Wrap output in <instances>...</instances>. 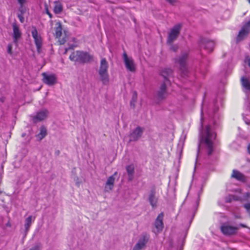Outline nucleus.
Masks as SVG:
<instances>
[{"label": "nucleus", "mask_w": 250, "mask_h": 250, "mask_svg": "<svg viewBox=\"0 0 250 250\" xmlns=\"http://www.w3.org/2000/svg\"><path fill=\"white\" fill-rule=\"evenodd\" d=\"M169 84L166 82H163L156 92L155 97L158 100H162L167 96L168 93L167 90V85Z\"/></svg>", "instance_id": "9b49d317"}, {"label": "nucleus", "mask_w": 250, "mask_h": 250, "mask_svg": "<svg viewBox=\"0 0 250 250\" xmlns=\"http://www.w3.org/2000/svg\"><path fill=\"white\" fill-rule=\"evenodd\" d=\"M164 214L163 213H160L155 220L154 225L155 229L153 232L155 234L160 233L163 229L164 225L163 222Z\"/></svg>", "instance_id": "ddd939ff"}, {"label": "nucleus", "mask_w": 250, "mask_h": 250, "mask_svg": "<svg viewBox=\"0 0 250 250\" xmlns=\"http://www.w3.org/2000/svg\"><path fill=\"white\" fill-rule=\"evenodd\" d=\"M40 247L39 245H37L33 247V248H31L29 250H40Z\"/></svg>", "instance_id": "ea45409f"}, {"label": "nucleus", "mask_w": 250, "mask_h": 250, "mask_svg": "<svg viewBox=\"0 0 250 250\" xmlns=\"http://www.w3.org/2000/svg\"><path fill=\"white\" fill-rule=\"evenodd\" d=\"M35 217H33V221H34V220H35Z\"/></svg>", "instance_id": "13d9d810"}, {"label": "nucleus", "mask_w": 250, "mask_h": 250, "mask_svg": "<svg viewBox=\"0 0 250 250\" xmlns=\"http://www.w3.org/2000/svg\"><path fill=\"white\" fill-rule=\"evenodd\" d=\"M0 102H3V101H4L3 99V98H0Z\"/></svg>", "instance_id": "de8ad7c7"}, {"label": "nucleus", "mask_w": 250, "mask_h": 250, "mask_svg": "<svg viewBox=\"0 0 250 250\" xmlns=\"http://www.w3.org/2000/svg\"><path fill=\"white\" fill-rule=\"evenodd\" d=\"M216 101L209 104L204 100L201 108V129L200 131V144L198 145L197 156L196 159L194 169H198L200 164L198 160L199 150L201 147H205L208 156H210L213 152V142L216 134L211 126L214 124L213 115L218 110Z\"/></svg>", "instance_id": "f257e3e1"}, {"label": "nucleus", "mask_w": 250, "mask_h": 250, "mask_svg": "<svg viewBox=\"0 0 250 250\" xmlns=\"http://www.w3.org/2000/svg\"><path fill=\"white\" fill-rule=\"evenodd\" d=\"M66 42V40L64 38H62L61 39L59 40V42L60 44H63Z\"/></svg>", "instance_id": "58836bf2"}, {"label": "nucleus", "mask_w": 250, "mask_h": 250, "mask_svg": "<svg viewBox=\"0 0 250 250\" xmlns=\"http://www.w3.org/2000/svg\"><path fill=\"white\" fill-rule=\"evenodd\" d=\"M18 17L21 23H23L24 21V18L22 14H18Z\"/></svg>", "instance_id": "c9c22d12"}, {"label": "nucleus", "mask_w": 250, "mask_h": 250, "mask_svg": "<svg viewBox=\"0 0 250 250\" xmlns=\"http://www.w3.org/2000/svg\"><path fill=\"white\" fill-rule=\"evenodd\" d=\"M58 26L55 28V36L56 38H60L62 34V27L61 23H57Z\"/></svg>", "instance_id": "cd10ccee"}, {"label": "nucleus", "mask_w": 250, "mask_h": 250, "mask_svg": "<svg viewBox=\"0 0 250 250\" xmlns=\"http://www.w3.org/2000/svg\"><path fill=\"white\" fill-rule=\"evenodd\" d=\"M108 64L105 58H102L100 62V65L98 71L100 79L103 84L106 85L109 83L108 74Z\"/></svg>", "instance_id": "20e7f679"}, {"label": "nucleus", "mask_w": 250, "mask_h": 250, "mask_svg": "<svg viewBox=\"0 0 250 250\" xmlns=\"http://www.w3.org/2000/svg\"><path fill=\"white\" fill-rule=\"evenodd\" d=\"M249 103L248 102V108H249Z\"/></svg>", "instance_id": "864d4df0"}, {"label": "nucleus", "mask_w": 250, "mask_h": 250, "mask_svg": "<svg viewBox=\"0 0 250 250\" xmlns=\"http://www.w3.org/2000/svg\"><path fill=\"white\" fill-rule=\"evenodd\" d=\"M32 221V216H29L27 218L25 219L24 227H25V229L26 231H27L29 230V228L31 225Z\"/></svg>", "instance_id": "c85d7f7f"}, {"label": "nucleus", "mask_w": 250, "mask_h": 250, "mask_svg": "<svg viewBox=\"0 0 250 250\" xmlns=\"http://www.w3.org/2000/svg\"><path fill=\"white\" fill-rule=\"evenodd\" d=\"M239 226H240L241 227H243V228H246V225H244V224H240L239 225Z\"/></svg>", "instance_id": "49530a36"}, {"label": "nucleus", "mask_w": 250, "mask_h": 250, "mask_svg": "<svg viewBox=\"0 0 250 250\" xmlns=\"http://www.w3.org/2000/svg\"><path fill=\"white\" fill-rule=\"evenodd\" d=\"M174 61L181 75L183 77H186L188 75V53H182L174 58Z\"/></svg>", "instance_id": "7ed1b4c3"}, {"label": "nucleus", "mask_w": 250, "mask_h": 250, "mask_svg": "<svg viewBox=\"0 0 250 250\" xmlns=\"http://www.w3.org/2000/svg\"><path fill=\"white\" fill-rule=\"evenodd\" d=\"M250 33V20L246 21L242 27L236 37V41L238 42L245 39Z\"/></svg>", "instance_id": "0eeeda50"}, {"label": "nucleus", "mask_w": 250, "mask_h": 250, "mask_svg": "<svg viewBox=\"0 0 250 250\" xmlns=\"http://www.w3.org/2000/svg\"><path fill=\"white\" fill-rule=\"evenodd\" d=\"M69 59L76 63L84 64L93 61V56L88 52L83 51H73L69 57Z\"/></svg>", "instance_id": "f03ea898"}, {"label": "nucleus", "mask_w": 250, "mask_h": 250, "mask_svg": "<svg viewBox=\"0 0 250 250\" xmlns=\"http://www.w3.org/2000/svg\"><path fill=\"white\" fill-rule=\"evenodd\" d=\"M148 201L152 208H156L157 207L158 198L156 196V191L154 189L150 190L148 198Z\"/></svg>", "instance_id": "a211bd4d"}, {"label": "nucleus", "mask_w": 250, "mask_h": 250, "mask_svg": "<svg viewBox=\"0 0 250 250\" xmlns=\"http://www.w3.org/2000/svg\"><path fill=\"white\" fill-rule=\"evenodd\" d=\"M25 133H23L22 134V137H24L25 136Z\"/></svg>", "instance_id": "603ef678"}, {"label": "nucleus", "mask_w": 250, "mask_h": 250, "mask_svg": "<svg viewBox=\"0 0 250 250\" xmlns=\"http://www.w3.org/2000/svg\"><path fill=\"white\" fill-rule=\"evenodd\" d=\"M31 34L37 47V51L38 53H40L41 52L42 40L41 35L38 34L35 26H33L32 27Z\"/></svg>", "instance_id": "1a4fd4ad"}, {"label": "nucleus", "mask_w": 250, "mask_h": 250, "mask_svg": "<svg viewBox=\"0 0 250 250\" xmlns=\"http://www.w3.org/2000/svg\"><path fill=\"white\" fill-rule=\"evenodd\" d=\"M173 73V70L169 68H165L161 71V75L163 77L164 80L163 82H166L170 83V81L168 80V77H170Z\"/></svg>", "instance_id": "412c9836"}, {"label": "nucleus", "mask_w": 250, "mask_h": 250, "mask_svg": "<svg viewBox=\"0 0 250 250\" xmlns=\"http://www.w3.org/2000/svg\"><path fill=\"white\" fill-rule=\"evenodd\" d=\"M12 46L11 44H9L7 45V53L10 55L12 54Z\"/></svg>", "instance_id": "72a5a7b5"}, {"label": "nucleus", "mask_w": 250, "mask_h": 250, "mask_svg": "<svg viewBox=\"0 0 250 250\" xmlns=\"http://www.w3.org/2000/svg\"><path fill=\"white\" fill-rule=\"evenodd\" d=\"M48 113L49 112L46 109L41 110L38 112L36 115L33 116L32 121L34 123L42 121L47 118Z\"/></svg>", "instance_id": "4468645a"}, {"label": "nucleus", "mask_w": 250, "mask_h": 250, "mask_svg": "<svg viewBox=\"0 0 250 250\" xmlns=\"http://www.w3.org/2000/svg\"><path fill=\"white\" fill-rule=\"evenodd\" d=\"M18 2L19 3L20 5H24L26 2V0H17Z\"/></svg>", "instance_id": "79ce46f5"}, {"label": "nucleus", "mask_w": 250, "mask_h": 250, "mask_svg": "<svg viewBox=\"0 0 250 250\" xmlns=\"http://www.w3.org/2000/svg\"><path fill=\"white\" fill-rule=\"evenodd\" d=\"M245 61L248 62L249 66L250 67V56H247L246 57Z\"/></svg>", "instance_id": "a19ab883"}, {"label": "nucleus", "mask_w": 250, "mask_h": 250, "mask_svg": "<svg viewBox=\"0 0 250 250\" xmlns=\"http://www.w3.org/2000/svg\"><path fill=\"white\" fill-rule=\"evenodd\" d=\"M123 57L126 69L129 71L134 72L135 71V65L133 59L131 57H128L125 52L123 53Z\"/></svg>", "instance_id": "f8f14e48"}, {"label": "nucleus", "mask_w": 250, "mask_h": 250, "mask_svg": "<svg viewBox=\"0 0 250 250\" xmlns=\"http://www.w3.org/2000/svg\"><path fill=\"white\" fill-rule=\"evenodd\" d=\"M250 197V192H246L244 194L243 196L242 197H238L236 195H230L229 196V199H227V201L228 202H230L231 200H240L242 199L247 200Z\"/></svg>", "instance_id": "b1692460"}, {"label": "nucleus", "mask_w": 250, "mask_h": 250, "mask_svg": "<svg viewBox=\"0 0 250 250\" xmlns=\"http://www.w3.org/2000/svg\"><path fill=\"white\" fill-rule=\"evenodd\" d=\"M248 1L249 2V3L250 4V0H248Z\"/></svg>", "instance_id": "6e6d98bb"}, {"label": "nucleus", "mask_w": 250, "mask_h": 250, "mask_svg": "<svg viewBox=\"0 0 250 250\" xmlns=\"http://www.w3.org/2000/svg\"><path fill=\"white\" fill-rule=\"evenodd\" d=\"M248 152L250 154V144L248 146Z\"/></svg>", "instance_id": "c03bdc74"}, {"label": "nucleus", "mask_w": 250, "mask_h": 250, "mask_svg": "<svg viewBox=\"0 0 250 250\" xmlns=\"http://www.w3.org/2000/svg\"><path fill=\"white\" fill-rule=\"evenodd\" d=\"M184 239H186V235L184 236Z\"/></svg>", "instance_id": "bf43d9fd"}, {"label": "nucleus", "mask_w": 250, "mask_h": 250, "mask_svg": "<svg viewBox=\"0 0 250 250\" xmlns=\"http://www.w3.org/2000/svg\"><path fill=\"white\" fill-rule=\"evenodd\" d=\"M192 102L193 103H194V99L192 100Z\"/></svg>", "instance_id": "5fc2aeb1"}, {"label": "nucleus", "mask_w": 250, "mask_h": 250, "mask_svg": "<svg viewBox=\"0 0 250 250\" xmlns=\"http://www.w3.org/2000/svg\"><path fill=\"white\" fill-rule=\"evenodd\" d=\"M115 178L113 175L110 176L107 180L105 183L104 190L105 191L108 192L111 190L113 188Z\"/></svg>", "instance_id": "5701e85b"}, {"label": "nucleus", "mask_w": 250, "mask_h": 250, "mask_svg": "<svg viewBox=\"0 0 250 250\" xmlns=\"http://www.w3.org/2000/svg\"><path fill=\"white\" fill-rule=\"evenodd\" d=\"M6 226L10 227V225L9 224V222L7 223Z\"/></svg>", "instance_id": "8fccbe9b"}, {"label": "nucleus", "mask_w": 250, "mask_h": 250, "mask_svg": "<svg viewBox=\"0 0 250 250\" xmlns=\"http://www.w3.org/2000/svg\"><path fill=\"white\" fill-rule=\"evenodd\" d=\"M238 229L239 227L231 226L228 223H223L220 227L222 233L226 236L236 235Z\"/></svg>", "instance_id": "423d86ee"}, {"label": "nucleus", "mask_w": 250, "mask_h": 250, "mask_svg": "<svg viewBox=\"0 0 250 250\" xmlns=\"http://www.w3.org/2000/svg\"><path fill=\"white\" fill-rule=\"evenodd\" d=\"M194 214H195V213H194V214H193L192 218L194 217Z\"/></svg>", "instance_id": "4d7b16f0"}, {"label": "nucleus", "mask_w": 250, "mask_h": 250, "mask_svg": "<svg viewBox=\"0 0 250 250\" xmlns=\"http://www.w3.org/2000/svg\"><path fill=\"white\" fill-rule=\"evenodd\" d=\"M55 154L56 155L58 156L60 154V151L59 150H57L55 152Z\"/></svg>", "instance_id": "37998d69"}, {"label": "nucleus", "mask_w": 250, "mask_h": 250, "mask_svg": "<svg viewBox=\"0 0 250 250\" xmlns=\"http://www.w3.org/2000/svg\"><path fill=\"white\" fill-rule=\"evenodd\" d=\"M171 5H175L177 2V0H165Z\"/></svg>", "instance_id": "473e14b6"}, {"label": "nucleus", "mask_w": 250, "mask_h": 250, "mask_svg": "<svg viewBox=\"0 0 250 250\" xmlns=\"http://www.w3.org/2000/svg\"><path fill=\"white\" fill-rule=\"evenodd\" d=\"M170 46V49L173 51L176 52L178 49V46L177 44H172V43L170 44H168Z\"/></svg>", "instance_id": "7c9ffc66"}, {"label": "nucleus", "mask_w": 250, "mask_h": 250, "mask_svg": "<svg viewBox=\"0 0 250 250\" xmlns=\"http://www.w3.org/2000/svg\"><path fill=\"white\" fill-rule=\"evenodd\" d=\"M237 191H238L239 193H241V189H239H239H238L237 190Z\"/></svg>", "instance_id": "09e8293b"}, {"label": "nucleus", "mask_w": 250, "mask_h": 250, "mask_svg": "<svg viewBox=\"0 0 250 250\" xmlns=\"http://www.w3.org/2000/svg\"><path fill=\"white\" fill-rule=\"evenodd\" d=\"M194 185H195V187L196 188V190L197 192V194H196L197 200L196 201V207L197 208L198 206V205L199 195L202 190V185L200 183H196L194 181H192L191 182V189L193 188Z\"/></svg>", "instance_id": "4be33fe9"}, {"label": "nucleus", "mask_w": 250, "mask_h": 250, "mask_svg": "<svg viewBox=\"0 0 250 250\" xmlns=\"http://www.w3.org/2000/svg\"><path fill=\"white\" fill-rule=\"evenodd\" d=\"M241 83L244 91L246 94L250 93V79L248 78L242 77L241 78Z\"/></svg>", "instance_id": "aec40b11"}, {"label": "nucleus", "mask_w": 250, "mask_h": 250, "mask_svg": "<svg viewBox=\"0 0 250 250\" xmlns=\"http://www.w3.org/2000/svg\"><path fill=\"white\" fill-rule=\"evenodd\" d=\"M55 6L53 9V11L56 14H60L63 10L62 5L61 3L58 1L54 2Z\"/></svg>", "instance_id": "393cba45"}, {"label": "nucleus", "mask_w": 250, "mask_h": 250, "mask_svg": "<svg viewBox=\"0 0 250 250\" xmlns=\"http://www.w3.org/2000/svg\"><path fill=\"white\" fill-rule=\"evenodd\" d=\"M47 135V130L44 126H42L40 129V133L37 135V137L39 140H42Z\"/></svg>", "instance_id": "bb28decb"}, {"label": "nucleus", "mask_w": 250, "mask_h": 250, "mask_svg": "<svg viewBox=\"0 0 250 250\" xmlns=\"http://www.w3.org/2000/svg\"><path fill=\"white\" fill-rule=\"evenodd\" d=\"M19 11L20 12V13L19 14L22 15H23V14L25 12V10L23 8V5H20Z\"/></svg>", "instance_id": "2f4dec72"}, {"label": "nucleus", "mask_w": 250, "mask_h": 250, "mask_svg": "<svg viewBox=\"0 0 250 250\" xmlns=\"http://www.w3.org/2000/svg\"><path fill=\"white\" fill-rule=\"evenodd\" d=\"M13 42L15 43H17L18 40L21 37V32L20 30L19 26L16 23H13Z\"/></svg>", "instance_id": "f3484780"}, {"label": "nucleus", "mask_w": 250, "mask_h": 250, "mask_svg": "<svg viewBox=\"0 0 250 250\" xmlns=\"http://www.w3.org/2000/svg\"><path fill=\"white\" fill-rule=\"evenodd\" d=\"M45 13L49 16V18H52L53 16H52V14L49 11L47 5H45Z\"/></svg>", "instance_id": "e433bc0d"}, {"label": "nucleus", "mask_w": 250, "mask_h": 250, "mask_svg": "<svg viewBox=\"0 0 250 250\" xmlns=\"http://www.w3.org/2000/svg\"><path fill=\"white\" fill-rule=\"evenodd\" d=\"M42 76L43 77L42 81L44 83L48 85H53L56 83L57 79L55 75H48L46 73H43Z\"/></svg>", "instance_id": "dca6fc26"}, {"label": "nucleus", "mask_w": 250, "mask_h": 250, "mask_svg": "<svg viewBox=\"0 0 250 250\" xmlns=\"http://www.w3.org/2000/svg\"><path fill=\"white\" fill-rule=\"evenodd\" d=\"M143 132V129L137 126L129 135V142L137 141L141 136Z\"/></svg>", "instance_id": "2eb2a0df"}, {"label": "nucleus", "mask_w": 250, "mask_h": 250, "mask_svg": "<svg viewBox=\"0 0 250 250\" xmlns=\"http://www.w3.org/2000/svg\"><path fill=\"white\" fill-rule=\"evenodd\" d=\"M231 177L242 183L247 182V177L242 173L235 169L232 170Z\"/></svg>", "instance_id": "6ab92c4d"}, {"label": "nucleus", "mask_w": 250, "mask_h": 250, "mask_svg": "<svg viewBox=\"0 0 250 250\" xmlns=\"http://www.w3.org/2000/svg\"><path fill=\"white\" fill-rule=\"evenodd\" d=\"M168 244L170 248H172L173 247V241L171 238L168 239Z\"/></svg>", "instance_id": "4c0bfd02"}, {"label": "nucleus", "mask_w": 250, "mask_h": 250, "mask_svg": "<svg viewBox=\"0 0 250 250\" xmlns=\"http://www.w3.org/2000/svg\"><path fill=\"white\" fill-rule=\"evenodd\" d=\"M150 236L145 232L140 236L137 243L134 246L132 250H142L146 248V244L148 242Z\"/></svg>", "instance_id": "6e6552de"}, {"label": "nucleus", "mask_w": 250, "mask_h": 250, "mask_svg": "<svg viewBox=\"0 0 250 250\" xmlns=\"http://www.w3.org/2000/svg\"><path fill=\"white\" fill-rule=\"evenodd\" d=\"M181 29V25L177 24L175 25L170 30L167 39V43L170 44L178 38Z\"/></svg>", "instance_id": "39448f33"}, {"label": "nucleus", "mask_w": 250, "mask_h": 250, "mask_svg": "<svg viewBox=\"0 0 250 250\" xmlns=\"http://www.w3.org/2000/svg\"><path fill=\"white\" fill-rule=\"evenodd\" d=\"M126 171L128 176V179L129 181H132L133 177L134 172V167L132 165L127 166L126 167Z\"/></svg>", "instance_id": "a878e982"}, {"label": "nucleus", "mask_w": 250, "mask_h": 250, "mask_svg": "<svg viewBox=\"0 0 250 250\" xmlns=\"http://www.w3.org/2000/svg\"><path fill=\"white\" fill-rule=\"evenodd\" d=\"M246 123L247 124H249V125L250 124V122L246 121Z\"/></svg>", "instance_id": "3c124183"}, {"label": "nucleus", "mask_w": 250, "mask_h": 250, "mask_svg": "<svg viewBox=\"0 0 250 250\" xmlns=\"http://www.w3.org/2000/svg\"><path fill=\"white\" fill-rule=\"evenodd\" d=\"M244 207L246 209L248 213L250 214V203L245 204L244 205Z\"/></svg>", "instance_id": "f704fd0d"}, {"label": "nucleus", "mask_w": 250, "mask_h": 250, "mask_svg": "<svg viewBox=\"0 0 250 250\" xmlns=\"http://www.w3.org/2000/svg\"><path fill=\"white\" fill-rule=\"evenodd\" d=\"M137 99V94L136 92H134L132 95L131 101H130V104L131 106H133L134 107L135 103L136 102Z\"/></svg>", "instance_id": "c756f323"}, {"label": "nucleus", "mask_w": 250, "mask_h": 250, "mask_svg": "<svg viewBox=\"0 0 250 250\" xmlns=\"http://www.w3.org/2000/svg\"><path fill=\"white\" fill-rule=\"evenodd\" d=\"M70 48H69H69H66V49H65V51H64V54H66V53H67V51L68 50V49H69Z\"/></svg>", "instance_id": "a18cd8bd"}, {"label": "nucleus", "mask_w": 250, "mask_h": 250, "mask_svg": "<svg viewBox=\"0 0 250 250\" xmlns=\"http://www.w3.org/2000/svg\"><path fill=\"white\" fill-rule=\"evenodd\" d=\"M199 46L201 49H204L207 52L210 53L212 51L214 47V42L208 39L202 38L199 42Z\"/></svg>", "instance_id": "9d476101"}]
</instances>
